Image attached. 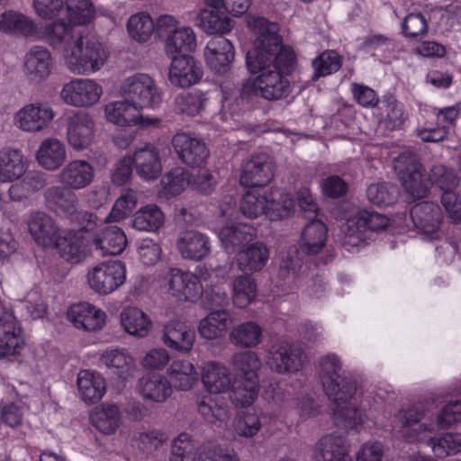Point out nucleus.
Listing matches in <instances>:
<instances>
[{
	"instance_id": "1",
	"label": "nucleus",
	"mask_w": 461,
	"mask_h": 461,
	"mask_svg": "<svg viewBox=\"0 0 461 461\" xmlns=\"http://www.w3.org/2000/svg\"><path fill=\"white\" fill-rule=\"evenodd\" d=\"M248 25L257 37L255 49L247 53L246 63L250 73L257 77L242 85L241 102H249L254 96L268 101L287 97L291 85L284 74L293 69L295 59L293 50L282 45L276 23L263 17H249Z\"/></svg>"
},
{
	"instance_id": "2",
	"label": "nucleus",
	"mask_w": 461,
	"mask_h": 461,
	"mask_svg": "<svg viewBox=\"0 0 461 461\" xmlns=\"http://www.w3.org/2000/svg\"><path fill=\"white\" fill-rule=\"evenodd\" d=\"M317 369L323 390L334 404L336 425L345 429H357L364 422V414L352 402L357 391L355 380L345 375L339 357L333 353L320 357Z\"/></svg>"
},
{
	"instance_id": "3",
	"label": "nucleus",
	"mask_w": 461,
	"mask_h": 461,
	"mask_svg": "<svg viewBox=\"0 0 461 461\" xmlns=\"http://www.w3.org/2000/svg\"><path fill=\"white\" fill-rule=\"evenodd\" d=\"M109 51L97 40L82 35L72 48L66 50L64 64L68 71L78 76H89L101 70Z\"/></svg>"
},
{
	"instance_id": "4",
	"label": "nucleus",
	"mask_w": 461,
	"mask_h": 461,
	"mask_svg": "<svg viewBox=\"0 0 461 461\" xmlns=\"http://www.w3.org/2000/svg\"><path fill=\"white\" fill-rule=\"evenodd\" d=\"M294 208V201L288 194L276 191L252 189L246 192L240 203L242 214L258 218L267 213L271 220L288 217Z\"/></svg>"
},
{
	"instance_id": "5",
	"label": "nucleus",
	"mask_w": 461,
	"mask_h": 461,
	"mask_svg": "<svg viewBox=\"0 0 461 461\" xmlns=\"http://www.w3.org/2000/svg\"><path fill=\"white\" fill-rule=\"evenodd\" d=\"M388 225L389 219L381 213L357 211L341 228L342 246L348 252H357L371 240L374 231L384 230Z\"/></svg>"
},
{
	"instance_id": "6",
	"label": "nucleus",
	"mask_w": 461,
	"mask_h": 461,
	"mask_svg": "<svg viewBox=\"0 0 461 461\" xmlns=\"http://www.w3.org/2000/svg\"><path fill=\"white\" fill-rule=\"evenodd\" d=\"M393 167L403 188L413 199L427 195L429 180L417 154L411 150L402 152L394 158Z\"/></svg>"
},
{
	"instance_id": "7",
	"label": "nucleus",
	"mask_w": 461,
	"mask_h": 461,
	"mask_svg": "<svg viewBox=\"0 0 461 461\" xmlns=\"http://www.w3.org/2000/svg\"><path fill=\"white\" fill-rule=\"evenodd\" d=\"M120 94L140 109L153 108L161 103L163 91L155 79L146 73L126 77L120 85Z\"/></svg>"
},
{
	"instance_id": "8",
	"label": "nucleus",
	"mask_w": 461,
	"mask_h": 461,
	"mask_svg": "<svg viewBox=\"0 0 461 461\" xmlns=\"http://www.w3.org/2000/svg\"><path fill=\"white\" fill-rule=\"evenodd\" d=\"M87 282L99 294H109L122 286L126 280V267L120 260L102 262L89 269Z\"/></svg>"
},
{
	"instance_id": "9",
	"label": "nucleus",
	"mask_w": 461,
	"mask_h": 461,
	"mask_svg": "<svg viewBox=\"0 0 461 461\" xmlns=\"http://www.w3.org/2000/svg\"><path fill=\"white\" fill-rule=\"evenodd\" d=\"M306 361L307 356L301 347L282 342L271 347L267 363L279 375H294L303 368Z\"/></svg>"
},
{
	"instance_id": "10",
	"label": "nucleus",
	"mask_w": 461,
	"mask_h": 461,
	"mask_svg": "<svg viewBox=\"0 0 461 461\" xmlns=\"http://www.w3.org/2000/svg\"><path fill=\"white\" fill-rule=\"evenodd\" d=\"M103 87L90 78H74L66 83L60 91V98L74 107H90L98 103Z\"/></svg>"
},
{
	"instance_id": "11",
	"label": "nucleus",
	"mask_w": 461,
	"mask_h": 461,
	"mask_svg": "<svg viewBox=\"0 0 461 461\" xmlns=\"http://www.w3.org/2000/svg\"><path fill=\"white\" fill-rule=\"evenodd\" d=\"M55 112L47 103H32L18 110L14 117V125L23 131L40 132L48 128Z\"/></svg>"
},
{
	"instance_id": "12",
	"label": "nucleus",
	"mask_w": 461,
	"mask_h": 461,
	"mask_svg": "<svg viewBox=\"0 0 461 461\" xmlns=\"http://www.w3.org/2000/svg\"><path fill=\"white\" fill-rule=\"evenodd\" d=\"M397 419L401 423L402 437L411 443L428 441L430 433L439 430L435 420H425L424 411L417 409L402 410Z\"/></svg>"
},
{
	"instance_id": "13",
	"label": "nucleus",
	"mask_w": 461,
	"mask_h": 461,
	"mask_svg": "<svg viewBox=\"0 0 461 461\" xmlns=\"http://www.w3.org/2000/svg\"><path fill=\"white\" fill-rule=\"evenodd\" d=\"M95 131V123L93 117L88 113L79 111L68 121L66 139L72 149L83 151L92 145Z\"/></svg>"
},
{
	"instance_id": "14",
	"label": "nucleus",
	"mask_w": 461,
	"mask_h": 461,
	"mask_svg": "<svg viewBox=\"0 0 461 461\" xmlns=\"http://www.w3.org/2000/svg\"><path fill=\"white\" fill-rule=\"evenodd\" d=\"M53 69V59L43 46H33L24 55L23 71L30 83L39 84L46 80Z\"/></svg>"
},
{
	"instance_id": "15",
	"label": "nucleus",
	"mask_w": 461,
	"mask_h": 461,
	"mask_svg": "<svg viewBox=\"0 0 461 461\" xmlns=\"http://www.w3.org/2000/svg\"><path fill=\"white\" fill-rule=\"evenodd\" d=\"M414 226L429 240L438 239L442 235V212L440 207L431 202L415 204L411 210Z\"/></svg>"
},
{
	"instance_id": "16",
	"label": "nucleus",
	"mask_w": 461,
	"mask_h": 461,
	"mask_svg": "<svg viewBox=\"0 0 461 461\" xmlns=\"http://www.w3.org/2000/svg\"><path fill=\"white\" fill-rule=\"evenodd\" d=\"M73 24L70 20L68 23L63 20H57L45 25L38 33L52 48L59 50L64 59L66 50L72 48L77 40L83 35L75 29Z\"/></svg>"
},
{
	"instance_id": "17",
	"label": "nucleus",
	"mask_w": 461,
	"mask_h": 461,
	"mask_svg": "<svg viewBox=\"0 0 461 461\" xmlns=\"http://www.w3.org/2000/svg\"><path fill=\"white\" fill-rule=\"evenodd\" d=\"M95 167L86 159L69 161L58 175L59 183L71 190H80L89 186L95 179Z\"/></svg>"
},
{
	"instance_id": "18",
	"label": "nucleus",
	"mask_w": 461,
	"mask_h": 461,
	"mask_svg": "<svg viewBox=\"0 0 461 461\" xmlns=\"http://www.w3.org/2000/svg\"><path fill=\"white\" fill-rule=\"evenodd\" d=\"M273 178V163L264 153L252 156L242 167L240 176L244 186L257 187L267 185Z\"/></svg>"
},
{
	"instance_id": "19",
	"label": "nucleus",
	"mask_w": 461,
	"mask_h": 461,
	"mask_svg": "<svg viewBox=\"0 0 461 461\" xmlns=\"http://www.w3.org/2000/svg\"><path fill=\"white\" fill-rule=\"evenodd\" d=\"M136 391L142 400L154 403L165 402L173 393L172 384L162 374L149 373L141 376L136 384Z\"/></svg>"
},
{
	"instance_id": "20",
	"label": "nucleus",
	"mask_w": 461,
	"mask_h": 461,
	"mask_svg": "<svg viewBox=\"0 0 461 461\" xmlns=\"http://www.w3.org/2000/svg\"><path fill=\"white\" fill-rule=\"evenodd\" d=\"M136 174L145 181L158 179L162 173V164L158 149L146 143L136 148L132 157Z\"/></svg>"
},
{
	"instance_id": "21",
	"label": "nucleus",
	"mask_w": 461,
	"mask_h": 461,
	"mask_svg": "<svg viewBox=\"0 0 461 461\" xmlns=\"http://www.w3.org/2000/svg\"><path fill=\"white\" fill-rule=\"evenodd\" d=\"M68 319L77 329L97 331L104 327L106 314L96 306L84 302L70 306Z\"/></svg>"
},
{
	"instance_id": "22",
	"label": "nucleus",
	"mask_w": 461,
	"mask_h": 461,
	"mask_svg": "<svg viewBox=\"0 0 461 461\" xmlns=\"http://www.w3.org/2000/svg\"><path fill=\"white\" fill-rule=\"evenodd\" d=\"M28 228L35 242L43 248H54L61 232L54 220L42 212L30 213Z\"/></svg>"
},
{
	"instance_id": "23",
	"label": "nucleus",
	"mask_w": 461,
	"mask_h": 461,
	"mask_svg": "<svg viewBox=\"0 0 461 461\" xmlns=\"http://www.w3.org/2000/svg\"><path fill=\"white\" fill-rule=\"evenodd\" d=\"M345 438L336 433L321 437L313 447L314 461H351Z\"/></svg>"
},
{
	"instance_id": "24",
	"label": "nucleus",
	"mask_w": 461,
	"mask_h": 461,
	"mask_svg": "<svg viewBox=\"0 0 461 461\" xmlns=\"http://www.w3.org/2000/svg\"><path fill=\"white\" fill-rule=\"evenodd\" d=\"M21 328L11 312L0 316V357L14 356L22 348Z\"/></svg>"
},
{
	"instance_id": "25",
	"label": "nucleus",
	"mask_w": 461,
	"mask_h": 461,
	"mask_svg": "<svg viewBox=\"0 0 461 461\" xmlns=\"http://www.w3.org/2000/svg\"><path fill=\"white\" fill-rule=\"evenodd\" d=\"M67 159V148L63 141L57 138L43 140L37 151L36 160L44 169L56 171Z\"/></svg>"
},
{
	"instance_id": "26",
	"label": "nucleus",
	"mask_w": 461,
	"mask_h": 461,
	"mask_svg": "<svg viewBox=\"0 0 461 461\" xmlns=\"http://www.w3.org/2000/svg\"><path fill=\"white\" fill-rule=\"evenodd\" d=\"M168 78L174 86L188 87L198 82L200 70L193 57L189 55L173 57L169 68Z\"/></svg>"
},
{
	"instance_id": "27",
	"label": "nucleus",
	"mask_w": 461,
	"mask_h": 461,
	"mask_svg": "<svg viewBox=\"0 0 461 461\" xmlns=\"http://www.w3.org/2000/svg\"><path fill=\"white\" fill-rule=\"evenodd\" d=\"M99 361L107 368L113 369L122 379L132 376L136 370L134 357L125 348L110 347L100 354Z\"/></svg>"
},
{
	"instance_id": "28",
	"label": "nucleus",
	"mask_w": 461,
	"mask_h": 461,
	"mask_svg": "<svg viewBox=\"0 0 461 461\" xmlns=\"http://www.w3.org/2000/svg\"><path fill=\"white\" fill-rule=\"evenodd\" d=\"M201 221L196 219L194 223H187L179 233L176 247L181 256L189 260L200 261L202 259V234L200 232Z\"/></svg>"
},
{
	"instance_id": "29",
	"label": "nucleus",
	"mask_w": 461,
	"mask_h": 461,
	"mask_svg": "<svg viewBox=\"0 0 461 461\" xmlns=\"http://www.w3.org/2000/svg\"><path fill=\"white\" fill-rule=\"evenodd\" d=\"M205 58L212 70L224 71L234 58L233 46L222 36H215L206 45Z\"/></svg>"
},
{
	"instance_id": "30",
	"label": "nucleus",
	"mask_w": 461,
	"mask_h": 461,
	"mask_svg": "<svg viewBox=\"0 0 461 461\" xmlns=\"http://www.w3.org/2000/svg\"><path fill=\"white\" fill-rule=\"evenodd\" d=\"M172 144L179 158L187 166L197 168L202 165V145L200 140L191 134L181 132L174 136Z\"/></svg>"
},
{
	"instance_id": "31",
	"label": "nucleus",
	"mask_w": 461,
	"mask_h": 461,
	"mask_svg": "<svg viewBox=\"0 0 461 461\" xmlns=\"http://www.w3.org/2000/svg\"><path fill=\"white\" fill-rule=\"evenodd\" d=\"M27 170V159L14 149H3L0 151V182H14L23 176Z\"/></svg>"
},
{
	"instance_id": "32",
	"label": "nucleus",
	"mask_w": 461,
	"mask_h": 461,
	"mask_svg": "<svg viewBox=\"0 0 461 461\" xmlns=\"http://www.w3.org/2000/svg\"><path fill=\"white\" fill-rule=\"evenodd\" d=\"M77 384L81 399L86 403L100 401L106 391L104 378L95 371L81 370Z\"/></svg>"
},
{
	"instance_id": "33",
	"label": "nucleus",
	"mask_w": 461,
	"mask_h": 461,
	"mask_svg": "<svg viewBox=\"0 0 461 461\" xmlns=\"http://www.w3.org/2000/svg\"><path fill=\"white\" fill-rule=\"evenodd\" d=\"M269 250L260 241L240 249L237 256V264L240 271L244 273H254L260 271L267 263Z\"/></svg>"
},
{
	"instance_id": "34",
	"label": "nucleus",
	"mask_w": 461,
	"mask_h": 461,
	"mask_svg": "<svg viewBox=\"0 0 461 461\" xmlns=\"http://www.w3.org/2000/svg\"><path fill=\"white\" fill-rule=\"evenodd\" d=\"M104 113L108 122L121 128L133 126L140 118V108L129 99L109 102L104 106Z\"/></svg>"
},
{
	"instance_id": "35",
	"label": "nucleus",
	"mask_w": 461,
	"mask_h": 461,
	"mask_svg": "<svg viewBox=\"0 0 461 461\" xmlns=\"http://www.w3.org/2000/svg\"><path fill=\"white\" fill-rule=\"evenodd\" d=\"M194 331L179 321L168 322L164 329V343L177 351H189L194 341Z\"/></svg>"
},
{
	"instance_id": "36",
	"label": "nucleus",
	"mask_w": 461,
	"mask_h": 461,
	"mask_svg": "<svg viewBox=\"0 0 461 461\" xmlns=\"http://www.w3.org/2000/svg\"><path fill=\"white\" fill-rule=\"evenodd\" d=\"M169 290L175 296L193 300L198 294L200 278L193 273H184L173 268L167 275Z\"/></svg>"
},
{
	"instance_id": "37",
	"label": "nucleus",
	"mask_w": 461,
	"mask_h": 461,
	"mask_svg": "<svg viewBox=\"0 0 461 461\" xmlns=\"http://www.w3.org/2000/svg\"><path fill=\"white\" fill-rule=\"evenodd\" d=\"M206 3L210 10L203 9V31L221 35L229 32L231 24L223 7V0H207Z\"/></svg>"
},
{
	"instance_id": "38",
	"label": "nucleus",
	"mask_w": 461,
	"mask_h": 461,
	"mask_svg": "<svg viewBox=\"0 0 461 461\" xmlns=\"http://www.w3.org/2000/svg\"><path fill=\"white\" fill-rule=\"evenodd\" d=\"M167 379L175 388L180 391L190 390L198 380L194 366L188 360H174L167 369Z\"/></svg>"
},
{
	"instance_id": "39",
	"label": "nucleus",
	"mask_w": 461,
	"mask_h": 461,
	"mask_svg": "<svg viewBox=\"0 0 461 461\" xmlns=\"http://www.w3.org/2000/svg\"><path fill=\"white\" fill-rule=\"evenodd\" d=\"M94 245L102 255H118L124 250L127 239L122 229L109 226L95 237Z\"/></svg>"
},
{
	"instance_id": "40",
	"label": "nucleus",
	"mask_w": 461,
	"mask_h": 461,
	"mask_svg": "<svg viewBox=\"0 0 461 461\" xmlns=\"http://www.w3.org/2000/svg\"><path fill=\"white\" fill-rule=\"evenodd\" d=\"M231 344L241 348H253L263 339V329L255 321H249L232 328L229 335Z\"/></svg>"
},
{
	"instance_id": "41",
	"label": "nucleus",
	"mask_w": 461,
	"mask_h": 461,
	"mask_svg": "<svg viewBox=\"0 0 461 461\" xmlns=\"http://www.w3.org/2000/svg\"><path fill=\"white\" fill-rule=\"evenodd\" d=\"M254 237V228L242 223L225 227L219 233V238L229 253L244 249Z\"/></svg>"
},
{
	"instance_id": "42",
	"label": "nucleus",
	"mask_w": 461,
	"mask_h": 461,
	"mask_svg": "<svg viewBox=\"0 0 461 461\" xmlns=\"http://www.w3.org/2000/svg\"><path fill=\"white\" fill-rule=\"evenodd\" d=\"M327 228L320 220H312L303 229L301 236L300 249L308 255L319 253L325 246Z\"/></svg>"
},
{
	"instance_id": "43",
	"label": "nucleus",
	"mask_w": 461,
	"mask_h": 461,
	"mask_svg": "<svg viewBox=\"0 0 461 461\" xmlns=\"http://www.w3.org/2000/svg\"><path fill=\"white\" fill-rule=\"evenodd\" d=\"M196 48V39L190 27L174 30L166 40V52L172 59L180 55H188Z\"/></svg>"
},
{
	"instance_id": "44",
	"label": "nucleus",
	"mask_w": 461,
	"mask_h": 461,
	"mask_svg": "<svg viewBox=\"0 0 461 461\" xmlns=\"http://www.w3.org/2000/svg\"><path fill=\"white\" fill-rule=\"evenodd\" d=\"M121 323L128 334L138 338L146 337L152 326L149 317L136 307H128L122 312Z\"/></svg>"
},
{
	"instance_id": "45",
	"label": "nucleus",
	"mask_w": 461,
	"mask_h": 461,
	"mask_svg": "<svg viewBox=\"0 0 461 461\" xmlns=\"http://www.w3.org/2000/svg\"><path fill=\"white\" fill-rule=\"evenodd\" d=\"M121 412L113 404L104 403L90 415L92 424L104 434H113L120 427Z\"/></svg>"
},
{
	"instance_id": "46",
	"label": "nucleus",
	"mask_w": 461,
	"mask_h": 461,
	"mask_svg": "<svg viewBox=\"0 0 461 461\" xmlns=\"http://www.w3.org/2000/svg\"><path fill=\"white\" fill-rule=\"evenodd\" d=\"M0 30L5 33L32 36L37 34L34 22L24 14L7 11L0 14Z\"/></svg>"
},
{
	"instance_id": "47",
	"label": "nucleus",
	"mask_w": 461,
	"mask_h": 461,
	"mask_svg": "<svg viewBox=\"0 0 461 461\" xmlns=\"http://www.w3.org/2000/svg\"><path fill=\"white\" fill-rule=\"evenodd\" d=\"M230 385V374L228 368L218 363L203 366V386L212 393L226 392Z\"/></svg>"
},
{
	"instance_id": "48",
	"label": "nucleus",
	"mask_w": 461,
	"mask_h": 461,
	"mask_svg": "<svg viewBox=\"0 0 461 461\" xmlns=\"http://www.w3.org/2000/svg\"><path fill=\"white\" fill-rule=\"evenodd\" d=\"M230 366L241 379H258L262 363L258 355L250 350L240 351L231 357Z\"/></svg>"
},
{
	"instance_id": "49",
	"label": "nucleus",
	"mask_w": 461,
	"mask_h": 461,
	"mask_svg": "<svg viewBox=\"0 0 461 461\" xmlns=\"http://www.w3.org/2000/svg\"><path fill=\"white\" fill-rule=\"evenodd\" d=\"M54 248H58L60 256L68 262L77 263L84 253L83 237L72 230L62 231L57 239Z\"/></svg>"
},
{
	"instance_id": "50",
	"label": "nucleus",
	"mask_w": 461,
	"mask_h": 461,
	"mask_svg": "<svg viewBox=\"0 0 461 461\" xmlns=\"http://www.w3.org/2000/svg\"><path fill=\"white\" fill-rule=\"evenodd\" d=\"M259 393L258 379H240L234 382L230 393L231 402L238 408L251 405Z\"/></svg>"
},
{
	"instance_id": "51",
	"label": "nucleus",
	"mask_w": 461,
	"mask_h": 461,
	"mask_svg": "<svg viewBox=\"0 0 461 461\" xmlns=\"http://www.w3.org/2000/svg\"><path fill=\"white\" fill-rule=\"evenodd\" d=\"M201 444L187 433L173 440L170 461H199Z\"/></svg>"
},
{
	"instance_id": "52",
	"label": "nucleus",
	"mask_w": 461,
	"mask_h": 461,
	"mask_svg": "<svg viewBox=\"0 0 461 461\" xmlns=\"http://www.w3.org/2000/svg\"><path fill=\"white\" fill-rule=\"evenodd\" d=\"M380 124L387 131L400 130L405 122L403 104L393 96H389L382 101Z\"/></svg>"
},
{
	"instance_id": "53",
	"label": "nucleus",
	"mask_w": 461,
	"mask_h": 461,
	"mask_svg": "<svg viewBox=\"0 0 461 461\" xmlns=\"http://www.w3.org/2000/svg\"><path fill=\"white\" fill-rule=\"evenodd\" d=\"M164 213L154 204L138 210L132 218V227L141 231L154 232L164 223Z\"/></svg>"
},
{
	"instance_id": "54",
	"label": "nucleus",
	"mask_w": 461,
	"mask_h": 461,
	"mask_svg": "<svg viewBox=\"0 0 461 461\" xmlns=\"http://www.w3.org/2000/svg\"><path fill=\"white\" fill-rule=\"evenodd\" d=\"M64 185L49 187L44 193L47 203L57 212L68 215L77 206V199L74 193Z\"/></svg>"
},
{
	"instance_id": "55",
	"label": "nucleus",
	"mask_w": 461,
	"mask_h": 461,
	"mask_svg": "<svg viewBox=\"0 0 461 461\" xmlns=\"http://www.w3.org/2000/svg\"><path fill=\"white\" fill-rule=\"evenodd\" d=\"M427 445L431 448L435 456L444 458L461 452V433L447 432L439 437H431Z\"/></svg>"
},
{
	"instance_id": "56",
	"label": "nucleus",
	"mask_w": 461,
	"mask_h": 461,
	"mask_svg": "<svg viewBox=\"0 0 461 461\" xmlns=\"http://www.w3.org/2000/svg\"><path fill=\"white\" fill-rule=\"evenodd\" d=\"M231 323L230 314L223 309L212 310L203 318V339L221 337Z\"/></svg>"
},
{
	"instance_id": "57",
	"label": "nucleus",
	"mask_w": 461,
	"mask_h": 461,
	"mask_svg": "<svg viewBox=\"0 0 461 461\" xmlns=\"http://www.w3.org/2000/svg\"><path fill=\"white\" fill-rule=\"evenodd\" d=\"M155 30V23L147 13L140 12L130 16L127 31L130 37L139 42L147 41Z\"/></svg>"
},
{
	"instance_id": "58",
	"label": "nucleus",
	"mask_w": 461,
	"mask_h": 461,
	"mask_svg": "<svg viewBox=\"0 0 461 461\" xmlns=\"http://www.w3.org/2000/svg\"><path fill=\"white\" fill-rule=\"evenodd\" d=\"M312 79L315 81L339 71L342 65V58L335 50H325L312 60Z\"/></svg>"
},
{
	"instance_id": "59",
	"label": "nucleus",
	"mask_w": 461,
	"mask_h": 461,
	"mask_svg": "<svg viewBox=\"0 0 461 461\" xmlns=\"http://www.w3.org/2000/svg\"><path fill=\"white\" fill-rule=\"evenodd\" d=\"M257 285L249 276H240L233 282L232 299L239 308L247 307L256 298Z\"/></svg>"
},
{
	"instance_id": "60",
	"label": "nucleus",
	"mask_w": 461,
	"mask_h": 461,
	"mask_svg": "<svg viewBox=\"0 0 461 461\" xmlns=\"http://www.w3.org/2000/svg\"><path fill=\"white\" fill-rule=\"evenodd\" d=\"M166 196H175L182 193L190 184L189 174L182 167L173 168L160 182Z\"/></svg>"
},
{
	"instance_id": "61",
	"label": "nucleus",
	"mask_w": 461,
	"mask_h": 461,
	"mask_svg": "<svg viewBox=\"0 0 461 461\" xmlns=\"http://www.w3.org/2000/svg\"><path fill=\"white\" fill-rule=\"evenodd\" d=\"M231 428L236 437L251 438L262 428L260 416L256 412H246L233 420Z\"/></svg>"
},
{
	"instance_id": "62",
	"label": "nucleus",
	"mask_w": 461,
	"mask_h": 461,
	"mask_svg": "<svg viewBox=\"0 0 461 461\" xmlns=\"http://www.w3.org/2000/svg\"><path fill=\"white\" fill-rule=\"evenodd\" d=\"M429 184L436 185L443 193L454 192L458 185V177L455 171L443 165H435L429 176Z\"/></svg>"
},
{
	"instance_id": "63",
	"label": "nucleus",
	"mask_w": 461,
	"mask_h": 461,
	"mask_svg": "<svg viewBox=\"0 0 461 461\" xmlns=\"http://www.w3.org/2000/svg\"><path fill=\"white\" fill-rule=\"evenodd\" d=\"M137 195L132 190H127L114 203L110 213L104 221L108 222L119 221L124 219L136 207Z\"/></svg>"
},
{
	"instance_id": "64",
	"label": "nucleus",
	"mask_w": 461,
	"mask_h": 461,
	"mask_svg": "<svg viewBox=\"0 0 461 461\" xmlns=\"http://www.w3.org/2000/svg\"><path fill=\"white\" fill-rule=\"evenodd\" d=\"M397 188L390 184H372L366 189V197L372 203L386 206L396 199Z\"/></svg>"
}]
</instances>
